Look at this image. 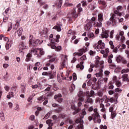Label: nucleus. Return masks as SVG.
<instances>
[{
	"label": "nucleus",
	"instance_id": "obj_54",
	"mask_svg": "<svg viewBox=\"0 0 129 129\" xmlns=\"http://www.w3.org/2000/svg\"><path fill=\"white\" fill-rule=\"evenodd\" d=\"M121 62L122 64H127V60H126V59H125L123 57L122 58Z\"/></svg>",
	"mask_w": 129,
	"mask_h": 129
},
{
	"label": "nucleus",
	"instance_id": "obj_1",
	"mask_svg": "<svg viewBox=\"0 0 129 129\" xmlns=\"http://www.w3.org/2000/svg\"><path fill=\"white\" fill-rule=\"evenodd\" d=\"M92 116L88 117V118L89 121H91V120L93 119L94 121H97L98 123H100V122H101L100 115H99V113L97 111V108L94 109V113L92 114Z\"/></svg>",
	"mask_w": 129,
	"mask_h": 129
},
{
	"label": "nucleus",
	"instance_id": "obj_9",
	"mask_svg": "<svg viewBox=\"0 0 129 129\" xmlns=\"http://www.w3.org/2000/svg\"><path fill=\"white\" fill-rule=\"evenodd\" d=\"M76 123H79L76 127V129H84L83 128V120L81 119H78L76 121Z\"/></svg>",
	"mask_w": 129,
	"mask_h": 129
},
{
	"label": "nucleus",
	"instance_id": "obj_62",
	"mask_svg": "<svg viewBox=\"0 0 129 129\" xmlns=\"http://www.w3.org/2000/svg\"><path fill=\"white\" fill-rule=\"evenodd\" d=\"M86 59H87V58H86V55H83L80 58V59L81 61H84V60H86Z\"/></svg>",
	"mask_w": 129,
	"mask_h": 129
},
{
	"label": "nucleus",
	"instance_id": "obj_14",
	"mask_svg": "<svg viewBox=\"0 0 129 129\" xmlns=\"http://www.w3.org/2000/svg\"><path fill=\"white\" fill-rule=\"evenodd\" d=\"M109 33V31L108 30H105L104 31H102L101 34V37L103 39H104V38L107 39V38L109 37V35H108Z\"/></svg>",
	"mask_w": 129,
	"mask_h": 129
},
{
	"label": "nucleus",
	"instance_id": "obj_19",
	"mask_svg": "<svg viewBox=\"0 0 129 129\" xmlns=\"http://www.w3.org/2000/svg\"><path fill=\"white\" fill-rule=\"evenodd\" d=\"M19 51H22V50H25V49H28V46L25 45L23 42H22L19 44Z\"/></svg>",
	"mask_w": 129,
	"mask_h": 129
},
{
	"label": "nucleus",
	"instance_id": "obj_10",
	"mask_svg": "<svg viewBox=\"0 0 129 129\" xmlns=\"http://www.w3.org/2000/svg\"><path fill=\"white\" fill-rule=\"evenodd\" d=\"M36 56L38 58H40L41 56L44 55V50L42 48H35Z\"/></svg>",
	"mask_w": 129,
	"mask_h": 129
},
{
	"label": "nucleus",
	"instance_id": "obj_57",
	"mask_svg": "<svg viewBox=\"0 0 129 129\" xmlns=\"http://www.w3.org/2000/svg\"><path fill=\"white\" fill-rule=\"evenodd\" d=\"M113 34H114V30H112L110 32L109 37L110 38V39H113Z\"/></svg>",
	"mask_w": 129,
	"mask_h": 129
},
{
	"label": "nucleus",
	"instance_id": "obj_11",
	"mask_svg": "<svg viewBox=\"0 0 129 129\" xmlns=\"http://www.w3.org/2000/svg\"><path fill=\"white\" fill-rule=\"evenodd\" d=\"M68 61V59L67 58V55H64V58L62 60V61L60 63V68H59L60 70H61L65 67V65H66V62Z\"/></svg>",
	"mask_w": 129,
	"mask_h": 129
},
{
	"label": "nucleus",
	"instance_id": "obj_13",
	"mask_svg": "<svg viewBox=\"0 0 129 129\" xmlns=\"http://www.w3.org/2000/svg\"><path fill=\"white\" fill-rule=\"evenodd\" d=\"M56 42L55 43L52 44L51 45V49H55V51L57 52H60L61 50H62V46H56Z\"/></svg>",
	"mask_w": 129,
	"mask_h": 129
},
{
	"label": "nucleus",
	"instance_id": "obj_58",
	"mask_svg": "<svg viewBox=\"0 0 129 129\" xmlns=\"http://www.w3.org/2000/svg\"><path fill=\"white\" fill-rule=\"evenodd\" d=\"M112 80L114 83L117 82V81H118V80H117V77H116V76H114L113 77Z\"/></svg>",
	"mask_w": 129,
	"mask_h": 129
},
{
	"label": "nucleus",
	"instance_id": "obj_8",
	"mask_svg": "<svg viewBox=\"0 0 129 129\" xmlns=\"http://www.w3.org/2000/svg\"><path fill=\"white\" fill-rule=\"evenodd\" d=\"M10 8H7L6 9L5 11L3 13V15L4 16L3 18V22H7L9 18H10Z\"/></svg>",
	"mask_w": 129,
	"mask_h": 129
},
{
	"label": "nucleus",
	"instance_id": "obj_36",
	"mask_svg": "<svg viewBox=\"0 0 129 129\" xmlns=\"http://www.w3.org/2000/svg\"><path fill=\"white\" fill-rule=\"evenodd\" d=\"M112 58H113V55L110 54L108 56V62L109 64H111L112 63Z\"/></svg>",
	"mask_w": 129,
	"mask_h": 129
},
{
	"label": "nucleus",
	"instance_id": "obj_3",
	"mask_svg": "<svg viewBox=\"0 0 129 129\" xmlns=\"http://www.w3.org/2000/svg\"><path fill=\"white\" fill-rule=\"evenodd\" d=\"M97 44L98 45L97 46H93V48H95L97 52H99V51H100V49H104V48H105V44L104 42H102V40H101L98 41Z\"/></svg>",
	"mask_w": 129,
	"mask_h": 129
},
{
	"label": "nucleus",
	"instance_id": "obj_50",
	"mask_svg": "<svg viewBox=\"0 0 129 129\" xmlns=\"http://www.w3.org/2000/svg\"><path fill=\"white\" fill-rule=\"evenodd\" d=\"M98 3L99 5H102V6H106V2L102 0H99Z\"/></svg>",
	"mask_w": 129,
	"mask_h": 129
},
{
	"label": "nucleus",
	"instance_id": "obj_18",
	"mask_svg": "<svg viewBox=\"0 0 129 129\" xmlns=\"http://www.w3.org/2000/svg\"><path fill=\"white\" fill-rule=\"evenodd\" d=\"M71 17L74 18V19H76V18H78V13L76 12V9L74 8L71 14Z\"/></svg>",
	"mask_w": 129,
	"mask_h": 129
},
{
	"label": "nucleus",
	"instance_id": "obj_5",
	"mask_svg": "<svg viewBox=\"0 0 129 129\" xmlns=\"http://www.w3.org/2000/svg\"><path fill=\"white\" fill-rule=\"evenodd\" d=\"M124 35V32L123 31H119V34L116 35L115 38L117 41H120L122 42L125 40V37L123 36Z\"/></svg>",
	"mask_w": 129,
	"mask_h": 129
},
{
	"label": "nucleus",
	"instance_id": "obj_51",
	"mask_svg": "<svg viewBox=\"0 0 129 129\" xmlns=\"http://www.w3.org/2000/svg\"><path fill=\"white\" fill-rule=\"evenodd\" d=\"M31 58H32L31 55H30L29 53L26 56V58L25 59V61H26V62H29V61H30Z\"/></svg>",
	"mask_w": 129,
	"mask_h": 129
},
{
	"label": "nucleus",
	"instance_id": "obj_56",
	"mask_svg": "<svg viewBox=\"0 0 129 129\" xmlns=\"http://www.w3.org/2000/svg\"><path fill=\"white\" fill-rule=\"evenodd\" d=\"M37 100L39 101H44V100H45V98L44 97V96H41L38 98Z\"/></svg>",
	"mask_w": 129,
	"mask_h": 129
},
{
	"label": "nucleus",
	"instance_id": "obj_2",
	"mask_svg": "<svg viewBox=\"0 0 129 129\" xmlns=\"http://www.w3.org/2000/svg\"><path fill=\"white\" fill-rule=\"evenodd\" d=\"M43 43L42 40L36 39L34 40V39L30 38L29 41V44L30 46H32L33 47H37L39 45H41Z\"/></svg>",
	"mask_w": 129,
	"mask_h": 129
},
{
	"label": "nucleus",
	"instance_id": "obj_34",
	"mask_svg": "<svg viewBox=\"0 0 129 129\" xmlns=\"http://www.w3.org/2000/svg\"><path fill=\"white\" fill-rule=\"evenodd\" d=\"M47 76H49V79H53V78L56 76V72H54L53 74L49 73Z\"/></svg>",
	"mask_w": 129,
	"mask_h": 129
},
{
	"label": "nucleus",
	"instance_id": "obj_43",
	"mask_svg": "<svg viewBox=\"0 0 129 129\" xmlns=\"http://www.w3.org/2000/svg\"><path fill=\"white\" fill-rule=\"evenodd\" d=\"M86 110L85 108H84L82 110V115L81 116V118L84 117V115H86Z\"/></svg>",
	"mask_w": 129,
	"mask_h": 129
},
{
	"label": "nucleus",
	"instance_id": "obj_28",
	"mask_svg": "<svg viewBox=\"0 0 129 129\" xmlns=\"http://www.w3.org/2000/svg\"><path fill=\"white\" fill-rule=\"evenodd\" d=\"M61 26H62V25H55L53 27V29H54V30H56L57 32H61V31L62 30V29H61Z\"/></svg>",
	"mask_w": 129,
	"mask_h": 129
},
{
	"label": "nucleus",
	"instance_id": "obj_15",
	"mask_svg": "<svg viewBox=\"0 0 129 129\" xmlns=\"http://www.w3.org/2000/svg\"><path fill=\"white\" fill-rule=\"evenodd\" d=\"M78 96L79 97L78 100L80 101H84V95L82 91H80L78 93Z\"/></svg>",
	"mask_w": 129,
	"mask_h": 129
},
{
	"label": "nucleus",
	"instance_id": "obj_32",
	"mask_svg": "<svg viewBox=\"0 0 129 129\" xmlns=\"http://www.w3.org/2000/svg\"><path fill=\"white\" fill-rule=\"evenodd\" d=\"M40 7H42V6H43V8L44 9V10H48V5L46 4L45 2L40 3Z\"/></svg>",
	"mask_w": 129,
	"mask_h": 129
},
{
	"label": "nucleus",
	"instance_id": "obj_16",
	"mask_svg": "<svg viewBox=\"0 0 129 129\" xmlns=\"http://www.w3.org/2000/svg\"><path fill=\"white\" fill-rule=\"evenodd\" d=\"M117 98H118V95L116 94V95H114V98L111 97L110 99L109 98V101L111 102V103L115 102V104H116V103H117Z\"/></svg>",
	"mask_w": 129,
	"mask_h": 129
},
{
	"label": "nucleus",
	"instance_id": "obj_40",
	"mask_svg": "<svg viewBox=\"0 0 129 129\" xmlns=\"http://www.w3.org/2000/svg\"><path fill=\"white\" fill-rule=\"evenodd\" d=\"M31 57L32 55H34V56H36V48L32 49L28 53Z\"/></svg>",
	"mask_w": 129,
	"mask_h": 129
},
{
	"label": "nucleus",
	"instance_id": "obj_12",
	"mask_svg": "<svg viewBox=\"0 0 129 129\" xmlns=\"http://www.w3.org/2000/svg\"><path fill=\"white\" fill-rule=\"evenodd\" d=\"M86 52V48H83L79 50L78 52H75L76 56H82L84 53Z\"/></svg>",
	"mask_w": 129,
	"mask_h": 129
},
{
	"label": "nucleus",
	"instance_id": "obj_25",
	"mask_svg": "<svg viewBox=\"0 0 129 129\" xmlns=\"http://www.w3.org/2000/svg\"><path fill=\"white\" fill-rule=\"evenodd\" d=\"M91 27H92L91 23L89 22L85 25V29L86 30V31H89V30L91 29Z\"/></svg>",
	"mask_w": 129,
	"mask_h": 129
},
{
	"label": "nucleus",
	"instance_id": "obj_64",
	"mask_svg": "<svg viewBox=\"0 0 129 129\" xmlns=\"http://www.w3.org/2000/svg\"><path fill=\"white\" fill-rule=\"evenodd\" d=\"M117 16L118 17H122L124 15V12H122L121 13H118V14H117Z\"/></svg>",
	"mask_w": 129,
	"mask_h": 129
},
{
	"label": "nucleus",
	"instance_id": "obj_60",
	"mask_svg": "<svg viewBox=\"0 0 129 129\" xmlns=\"http://www.w3.org/2000/svg\"><path fill=\"white\" fill-rule=\"evenodd\" d=\"M115 83L117 87H120V86H121V83L120 82V81H117Z\"/></svg>",
	"mask_w": 129,
	"mask_h": 129
},
{
	"label": "nucleus",
	"instance_id": "obj_45",
	"mask_svg": "<svg viewBox=\"0 0 129 129\" xmlns=\"http://www.w3.org/2000/svg\"><path fill=\"white\" fill-rule=\"evenodd\" d=\"M107 25H108V26H109L110 25H112L113 26H115L116 23L114 22L110 21V19H109V21H108L107 22Z\"/></svg>",
	"mask_w": 129,
	"mask_h": 129
},
{
	"label": "nucleus",
	"instance_id": "obj_7",
	"mask_svg": "<svg viewBox=\"0 0 129 129\" xmlns=\"http://www.w3.org/2000/svg\"><path fill=\"white\" fill-rule=\"evenodd\" d=\"M50 38L51 43L52 44H55V43L59 42V39H60V35H57L54 38H53V34H50L49 36Z\"/></svg>",
	"mask_w": 129,
	"mask_h": 129
},
{
	"label": "nucleus",
	"instance_id": "obj_30",
	"mask_svg": "<svg viewBox=\"0 0 129 129\" xmlns=\"http://www.w3.org/2000/svg\"><path fill=\"white\" fill-rule=\"evenodd\" d=\"M122 81H127V80H128V75L123 74V75H122Z\"/></svg>",
	"mask_w": 129,
	"mask_h": 129
},
{
	"label": "nucleus",
	"instance_id": "obj_39",
	"mask_svg": "<svg viewBox=\"0 0 129 129\" xmlns=\"http://www.w3.org/2000/svg\"><path fill=\"white\" fill-rule=\"evenodd\" d=\"M14 93L13 92H10L9 93V95H8L7 96V98L8 99H11V98L14 97Z\"/></svg>",
	"mask_w": 129,
	"mask_h": 129
},
{
	"label": "nucleus",
	"instance_id": "obj_6",
	"mask_svg": "<svg viewBox=\"0 0 129 129\" xmlns=\"http://www.w3.org/2000/svg\"><path fill=\"white\" fill-rule=\"evenodd\" d=\"M92 104H93V99L91 98L90 97H88L87 99L86 100L84 107L88 108L89 106L92 105Z\"/></svg>",
	"mask_w": 129,
	"mask_h": 129
},
{
	"label": "nucleus",
	"instance_id": "obj_49",
	"mask_svg": "<svg viewBox=\"0 0 129 129\" xmlns=\"http://www.w3.org/2000/svg\"><path fill=\"white\" fill-rule=\"evenodd\" d=\"M0 117L3 121H5V114L4 112H1L0 113Z\"/></svg>",
	"mask_w": 129,
	"mask_h": 129
},
{
	"label": "nucleus",
	"instance_id": "obj_33",
	"mask_svg": "<svg viewBox=\"0 0 129 129\" xmlns=\"http://www.w3.org/2000/svg\"><path fill=\"white\" fill-rule=\"evenodd\" d=\"M110 112H111V118H112V119H113L114 118H115V117L116 116V112L115 111H109Z\"/></svg>",
	"mask_w": 129,
	"mask_h": 129
},
{
	"label": "nucleus",
	"instance_id": "obj_48",
	"mask_svg": "<svg viewBox=\"0 0 129 129\" xmlns=\"http://www.w3.org/2000/svg\"><path fill=\"white\" fill-rule=\"evenodd\" d=\"M129 69H123L121 71V74H123V73H128Z\"/></svg>",
	"mask_w": 129,
	"mask_h": 129
},
{
	"label": "nucleus",
	"instance_id": "obj_63",
	"mask_svg": "<svg viewBox=\"0 0 129 129\" xmlns=\"http://www.w3.org/2000/svg\"><path fill=\"white\" fill-rule=\"evenodd\" d=\"M97 95L99 96V97H102V96H103V93L99 91L98 92Z\"/></svg>",
	"mask_w": 129,
	"mask_h": 129
},
{
	"label": "nucleus",
	"instance_id": "obj_52",
	"mask_svg": "<svg viewBox=\"0 0 129 129\" xmlns=\"http://www.w3.org/2000/svg\"><path fill=\"white\" fill-rule=\"evenodd\" d=\"M112 50V52L113 53H117L118 51V48H117V47H114V48H111Z\"/></svg>",
	"mask_w": 129,
	"mask_h": 129
},
{
	"label": "nucleus",
	"instance_id": "obj_37",
	"mask_svg": "<svg viewBox=\"0 0 129 129\" xmlns=\"http://www.w3.org/2000/svg\"><path fill=\"white\" fill-rule=\"evenodd\" d=\"M100 108H101L100 111L102 112H104L105 111V107H104V104L101 103L100 104Z\"/></svg>",
	"mask_w": 129,
	"mask_h": 129
},
{
	"label": "nucleus",
	"instance_id": "obj_22",
	"mask_svg": "<svg viewBox=\"0 0 129 129\" xmlns=\"http://www.w3.org/2000/svg\"><path fill=\"white\" fill-rule=\"evenodd\" d=\"M100 60V57L98 56H96V60L95 61V68H97L99 66V60Z\"/></svg>",
	"mask_w": 129,
	"mask_h": 129
},
{
	"label": "nucleus",
	"instance_id": "obj_17",
	"mask_svg": "<svg viewBox=\"0 0 129 129\" xmlns=\"http://www.w3.org/2000/svg\"><path fill=\"white\" fill-rule=\"evenodd\" d=\"M103 98L106 107H108L110 106V103H109V98H107V96L106 95H104L103 96Z\"/></svg>",
	"mask_w": 129,
	"mask_h": 129
},
{
	"label": "nucleus",
	"instance_id": "obj_44",
	"mask_svg": "<svg viewBox=\"0 0 129 129\" xmlns=\"http://www.w3.org/2000/svg\"><path fill=\"white\" fill-rule=\"evenodd\" d=\"M51 114H52V111H50L45 115V117L43 118V119H47L49 118Z\"/></svg>",
	"mask_w": 129,
	"mask_h": 129
},
{
	"label": "nucleus",
	"instance_id": "obj_46",
	"mask_svg": "<svg viewBox=\"0 0 129 129\" xmlns=\"http://www.w3.org/2000/svg\"><path fill=\"white\" fill-rule=\"evenodd\" d=\"M122 57H123L120 56V55H117L116 56V61H117V63H120V62H121Z\"/></svg>",
	"mask_w": 129,
	"mask_h": 129
},
{
	"label": "nucleus",
	"instance_id": "obj_26",
	"mask_svg": "<svg viewBox=\"0 0 129 129\" xmlns=\"http://www.w3.org/2000/svg\"><path fill=\"white\" fill-rule=\"evenodd\" d=\"M47 59H50L48 61L49 63H53L56 60V57H53V55H48Z\"/></svg>",
	"mask_w": 129,
	"mask_h": 129
},
{
	"label": "nucleus",
	"instance_id": "obj_42",
	"mask_svg": "<svg viewBox=\"0 0 129 129\" xmlns=\"http://www.w3.org/2000/svg\"><path fill=\"white\" fill-rule=\"evenodd\" d=\"M61 97H62V94L58 93V94L55 95L54 98V99L57 100V99L61 98Z\"/></svg>",
	"mask_w": 129,
	"mask_h": 129
},
{
	"label": "nucleus",
	"instance_id": "obj_35",
	"mask_svg": "<svg viewBox=\"0 0 129 129\" xmlns=\"http://www.w3.org/2000/svg\"><path fill=\"white\" fill-rule=\"evenodd\" d=\"M104 98L100 99L99 97L96 98L95 102L96 103H101V102H103Z\"/></svg>",
	"mask_w": 129,
	"mask_h": 129
},
{
	"label": "nucleus",
	"instance_id": "obj_27",
	"mask_svg": "<svg viewBox=\"0 0 129 129\" xmlns=\"http://www.w3.org/2000/svg\"><path fill=\"white\" fill-rule=\"evenodd\" d=\"M63 3V1L62 0H57L55 2V6L57 8H60V7H62V4Z\"/></svg>",
	"mask_w": 129,
	"mask_h": 129
},
{
	"label": "nucleus",
	"instance_id": "obj_31",
	"mask_svg": "<svg viewBox=\"0 0 129 129\" xmlns=\"http://www.w3.org/2000/svg\"><path fill=\"white\" fill-rule=\"evenodd\" d=\"M98 22H102L103 21V15L102 14H99L98 15Z\"/></svg>",
	"mask_w": 129,
	"mask_h": 129
},
{
	"label": "nucleus",
	"instance_id": "obj_41",
	"mask_svg": "<svg viewBox=\"0 0 129 129\" xmlns=\"http://www.w3.org/2000/svg\"><path fill=\"white\" fill-rule=\"evenodd\" d=\"M88 38L90 39H94L95 38V36L94 35V33L93 32H91L88 34Z\"/></svg>",
	"mask_w": 129,
	"mask_h": 129
},
{
	"label": "nucleus",
	"instance_id": "obj_21",
	"mask_svg": "<svg viewBox=\"0 0 129 129\" xmlns=\"http://www.w3.org/2000/svg\"><path fill=\"white\" fill-rule=\"evenodd\" d=\"M123 9V8H122V7H121V6H118L116 10H115L114 11V14H118V13H119L120 12H121L122 11V9Z\"/></svg>",
	"mask_w": 129,
	"mask_h": 129
},
{
	"label": "nucleus",
	"instance_id": "obj_55",
	"mask_svg": "<svg viewBox=\"0 0 129 129\" xmlns=\"http://www.w3.org/2000/svg\"><path fill=\"white\" fill-rule=\"evenodd\" d=\"M13 28V23L12 22H10L9 23V26H8V31H11L12 29Z\"/></svg>",
	"mask_w": 129,
	"mask_h": 129
},
{
	"label": "nucleus",
	"instance_id": "obj_23",
	"mask_svg": "<svg viewBox=\"0 0 129 129\" xmlns=\"http://www.w3.org/2000/svg\"><path fill=\"white\" fill-rule=\"evenodd\" d=\"M116 14L114 13V14H111V17L110 18V20L111 21V22H113L114 23H115V19H116Z\"/></svg>",
	"mask_w": 129,
	"mask_h": 129
},
{
	"label": "nucleus",
	"instance_id": "obj_61",
	"mask_svg": "<svg viewBox=\"0 0 129 129\" xmlns=\"http://www.w3.org/2000/svg\"><path fill=\"white\" fill-rule=\"evenodd\" d=\"M71 92H73L75 90V86L74 85H72L71 89H70Z\"/></svg>",
	"mask_w": 129,
	"mask_h": 129
},
{
	"label": "nucleus",
	"instance_id": "obj_59",
	"mask_svg": "<svg viewBox=\"0 0 129 129\" xmlns=\"http://www.w3.org/2000/svg\"><path fill=\"white\" fill-rule=\"evenodd\" d=\"M108 88L109 89H113V88H114V86H113V85H112L111 83H109L108 84Z\"/></svg>",
	"mask_w": 129,
	"mask_h": 129
},
{
	"label": "nucleus",
	"instance_id": "obj_47",
	"mask_svg": "<svg viewBox=\"0 0 129 129\" xmlns=\"http://www.w3.org/2000/svg\"><path fill=\"white\" fill-rule=\"evenodd\" d=\"M46 123L48 124V126H53V122H52V120L50 119L46 120Z\"/></svg>",
	"mask_w": 129,
	"mask_h": 129
},
{
	"label": "nucleus",
	"instance_id": "obj_29",
	"mask_svg": "<svg viewBox=\"0 0 129 129\" xmlns=\"http://www.w3.org/2000/svg\"><path fill=\"white\" fill-rule=\"evenodd\" d=\"M117 109V106L115 105H113V106H111L109 108V111H115Z\"/></svg>",
	"mask_w": 129,
	"mask_h": 129
},
{
	"label": "nucleus",
	"instance_id": "obj_53",
	"mask_svg": "<svg viewBox=\"0 0 129 129\" xmlns=\"http://www.w3.org/2000/svg\"><path fill=\"white\" fill-rule=\"evenodd\" d=\"M11 46H12V44L8 42L6 45V49L9 50V49L11 48Z\"/></svg>",
	"mask_w": 129,
	"mask_h": 129
},
{
	"label": "nucleus",
	"instance_id": "obj_38",
	"mask_svg": "<svg viewBox=\"0 0 129 129\" xmlns=\"http://www.w3.org/2000/svg\"><path fill=\"white\" fill-rule=\"evenodd\" d=\"M22 33H23V28H20L19 30L17 31V34L18 37H21V36H22Z\"/></svg>",
	"mask_w": 129,
	"mask_h": 129
},
{
	"label": "nucleus",
	"instance_id": "obj_20",
	"mask_svg": "<svg viewBox=\"0 0 129 129\" xmlns=\"http://www.w3.org/2000/svg\"><path fill=\"white\" fill-rule=\"evenodd\" d=\"M103 71H102V69H101L99 72V73H96L95 75L97 77V78H102V76L103 75Z\"/></svg>",
	"mask_w": 129,
	"mask_h": 129
},
{
	"label": "nucleus",
	"instance_id": "obj_4",
	"mask_svg": "<svg viewBox=\"0 0 129 129\" xmlns=\"http://www.w3.org/2000/svg\"><path fill=\"white\" fill-rule=\"evenodd\" d=\"M91 23H93V27L97 28H100L102 26V23L101 22L98 21V20H96V18L93 17L91 18Z\"/></svg>",
	"mask_w": 129,
	"mask_h": 129
},
{
	"label": "nucleus",
	"instance_id": "obj_24",
	"mask_svg": "<svg viewBox=\"0 0 129 129\" xmlns=\"http://www.w3.org/2000/svg\"><path fill=\"white\" fill-rule=\"evenodd\" d=\"M84 63V61H81L80 63L77 65V68H80L81 70H83V69H84V66L83 65Z\"/></svg>",
	"mask_w": 129,
	"mask_h": 129
}]
</instances>
